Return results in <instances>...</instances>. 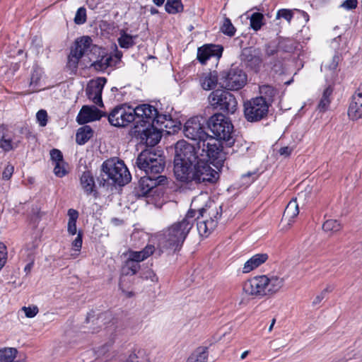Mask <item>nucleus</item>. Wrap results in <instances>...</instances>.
I'll use <instances>...</instances> for the list:
<instances>
[{"instance_id": "nucleus-39", "label": "nucleus", "mask_w": 362, "mask_h": 362, "mask_svg": "<svg viewBox=\"0 0 362 362\" xmlns=\"http://www.w3.org/2000/svg\"><path fill=\"white\" fill-rule=\"evenodd\" d=\"M322 228L325 232H331L334 233L341 229V225L337 220L329 219L323 223Z\"/></svg>"}, {"instance_id": "nucleus-33", "label": "nucleus", "mask_w": 362, "mask_h": 362, "mask_svg": "<svg viewBox=\"0 0 362 362\" xmlns=\"http://www.w3.org/2000/svg\"><path fill=\"white\" fill-rule=\"evenodd\" d=\"M69 221L67 224V231L69 234L74 235L77 233L76 221L78 218V212L74 209H69L67 212Z\"/></svg>"}, {"instance_id": "nucleus-55", "label": "nucleus", "mask_w": 362, "mask_h": 362, "mask_svg": "<svg viewBox=\"0 0 362 362\" xmlns=\"http://www.w3.org/2000/svg\"><path fill=\"white\" fill-rule=\"evenodd\" d=\"M277 53V47L274 45H267L265 46V55L268 57L274 56Z\"/></svg>"}, {"instance_id": "nucleus-57", "label": "nucleus", "mask_w": 362, "mask_h": 362, "mask_svg": "<svg viewBox=\"0 0 362 362\" xmlns=\"http://www.w3.org/2000/svg\"><path fill=\"white\" fill-rule=\"evenodd\" d=\"M339 57L338 55L333 56L332 59V62L328 65V68L331 70L335 69L339 64Z\"/></svg>"}, {"instance_id": "nucleus-32", "label": "nucleus", "mask_w": 362, "mask_h": 362, "mask_svg": "<svg viewBox=\"0 0 362 362\" xmlns=\"http://www.w3.org/2000/svg\"><path fill=\"white\" fill-rule=\"evenodd\" d=\"M93 134V129L89 126L81 127L77 131L76 141L79 145L85 144Z\"/></svg>"}, {"instance_id": "nucleus-11", "label": "nucleus", "mask_w": 362, "mask_h": 362, "mask_svg": "<svg viewBox=\"0 0 362 362\" xmlns=\"http://www.w3.org/2000/svg\"><path fill=\"white\" fill-rule=\"evenodd\" d=\"M202 151L199 153L200 158H207L213 161L221 162L224 160V153L221 141L209 136L203 143L199 144L198 151Z\"/></svg>"}, {"instance_id": "nucleus-6", "label": "nucleus", "mask_w": 362, "mask_h": 362, "mask_svg": "<svg viewBox=\"0 0 362 362\" xmlns=\"http://www.w3.org/2000/svg\"><path fill=\"white\" fill-rule=\"evenodd\" d=\"M187 179H178L180 182L196 184L202 182H215L218 177V173L214 170L205 158H200L189 169Z\"/></svg>"}, {"instance_id": "nucleus-43", "label": "nucleus", "mask_w": 362, "mask_h": 362, "mask_svg": "<svg viewBox=\"0 0 362 362\" xmlns=\"http://www.w3.org/2000/svg\"><path fill=\"white\" fill-rule=\"evenodd\" d=\"M221 30L225 35L228 36H233L235 33V28L232 24L230 20L228 18H226L223 21V23L221 28Z\"/></svg>"}, {"instance_id": "nucleus-20", "label": "nucleus", "mask_w": 362, "mask_h": 362, "mask_svg": "<svg viewBox=\"0 0 362 362\" xmlns=\"http://www.w3.org/2000/svg\"><path fill=\"white\" fill-rule=\"evenodd\" d=\"M348 115L351 119L362 118V83L352 96Z\"/></svg>"}, {"instance_id": "nucleus-4", "label": "nucleus", "mask_w": 362, "mask_h": 362, "mask_svg": "<svg viewBox=\"0 0 362 362\" xmlns=\"http://www.w3.org/2000/svg\"><path fill=\"white\" fill-rule=\"evenodd\" d=\"M98 180L103 186L105 184L123 186L131 180V175L123 161L109 159L103 163Z\"/></svg>"}, {"instance_id": "nucleus-41", "label": "nucleus", "mask_w": 362, "mask_h": 362, "mask_svg": "<svg viewBox=\"0 0 362 362\" xmlns=\"http://www.w3.org/2000/svg\"><path fill=\"white\" fill-rule=\"evenodd\" d=\"M208 354L204 349H198L193 353L187 362H207Z\"/></svg>"}, {"instance_id": "nucleus-27", "label": "nucleus", "mask_w": 362, "mask_h": 362, "mask_svg": "<svg viewBox=\"0 0 362 362\" xmlns=\"http://www.w3.org/2000/svg\"><path fill=\"white\" fill-rule=\"evenodd\" d=\"M156 251L155 247L152 245H147L144 250L141 251L129 250L127 255L137 263L145 260Z\"/></svg>"}, {"instance_id": "nucleus-17", "label": "nucleus", "mask_w": 362, "mask_h": 362, "mask_svg": "<svg viewBox=\"0 0 362 362\" xmlns=\"http://www.w3.org/2000/svg\"><path fill=\"white\" fill-rule=\"evenodd\" d=\"M167 183V177L165 175H146L141 177L139 182L137 194L139 196L145 197L156 187L164 185Z\"/></svg>"}, {"instance_id": "nucleus-15", "label": "nucleus", "mask_w": 362, "mask_h": 362, "mask_svg": "<svg viewBox=\"0 0 362 362\" xmlns=\"http://www.w3.org/2000/svg\"><path fill=\"white\" fill-rule=\"evenodd\" d=\"M108 121L112 126L124 127L134 122L133 110L129 107L117 106L109 114Z\"/></svg>"}, {"instance_id": "nucleus-9", "label": "nucleus", "mask_w": 362, "mask_h": 362, "mask_svg": "<svg viewBox=\"0 0 362 362\" xmlns=\"http://www.w3.org/2000/svg\"><path fill=\"white\" fill-rule=\"evenodd\" d=\"M98 50H100V47L93 45L92 39L89 36L78 38L68 56L67 67L71 71H76L79 60L84 54L88 52L95 53Z\"/></svg>"}, {"instance_id": "nucleus-50", "label": "nucleus", "mask_w": 362, "mask_h": 362, "mask_svg": "<svg viewBox=\"0 0 362 362\" xmlns=\"http://www.w3.org/2000/svg\"><path fill=\"white\" fill-rule=\"evenodd\" d=\"M50 157L54 163L64 161L62 153L56 148L51 150Z\"/></svg>"}, {"instance_id": "nucleus-16", "label": "nucleus", "mask_w": 362, "mask_h": 362, "mask_svg": "<svg viewBox=\"0 0 362 362\" xmlns=\"http://www.w3.org/2000/svg\"><path fill=\"white\" fill-rule=\"evenodd\" d=\"M133 110L134 117V126L147 127L151 124L154 116L157 115V109L149 104H142L137 105Z\"/></svg>"}, {"instance_id": "nucleus-7", "label": "nucleus", "mask_w": 362, "mask_h": 362, "mask_svg": "<svg viewBox=\"0 0 362 362\" xmlns=\"http://www.w3.org/2000/svg\"><path fill=\"white\" fill-rule=\"evenodd\" d=\"M208 127L215 136V139L223 140L231 144L234 142L233 125L230 119L222 113L213 115L207 122Z\"/></svg>"}, {"instance_id": "nucleus-48", "label": "nucleus", "mask_w": 362, "mask_h": 362, "mask_svg": "<svg viewBox=\"0 0 362 362\" xmlns=\"http://www.w3.org/2000/svg\"><path fill=\"white\" fill-rule=\"evenodd\" d=\"M7 259V248L6 246L0 242V270L4 267Z\"/></svg>"}, {"instance_id": "nucleus-19", "label": "nucleus", "mask_w": 362, "mask_h": 362, "mask_svg": "<svg viewBox=\"0 0 362 362\" xmlns=\"http://www.w3.org/2000/svg\"><path fill=\"white\" fill-rule=\"evenodd\" d=\"M105 83V78H98L95 81H91L86 90L88 98L99 106H103L102 92Z\"/></svg>"}, {"instance_id": "nucleus-23", "label": "nucleus", "mask_w": 362, "mask_h": 362, "mask_svg": "<svg viewBox=\"0 0 362 362\" xmlns=\"http://www.w3.org/2000/svg\"><path fill=\"white\" fill-rule=\"evenodd\" d=\"M20 141H16L4 125H0V148L4 152H8L17 148Z\"/></svg>"}, {"instance_id": "nucleus-34", "label": "nucleus", "mask_w": 362, "mask_h": 362, "mask_svg": "<svg viewBox=\"0 0 362 362\" xmlns=\"http://www.w3.org/2000/svg\"><path fill=\"white\" fill-rule=\"evenodd\" d=\"M259 93L261 95L259 98H262L264 100H267L269 106L273 101L274 97L277 93V91L271 86L262 85L259 86Z\"/></svg>"}, {"instance_id": "nucleus-35", "label": "nucleus", "mask_w": 362, "mask_h": 362, "mask_svg": "<svg viewBox=\"0 0 362 362\" xmlns=\"http://www.w3.org/2000/svg\"><path fill=\"white\" fill-rule=\"evenodd\" d=\"M18 351L15 348L6 347L0 349L1 362H13L16 357Z\"/></svg>"}, {"instance_id": "nucleus-42", "label": "nucleus", "mask_w": 362, "mask_h": 362, "mask_svg": "<svg viewBox=\"0 0 362 362\" xmlns=\"http://www.w3.org/2000/svg\"><path fill=\"white\" fill-rule=\"evenodd\" d=\"M263 15L260 13H254L250 18V26L255 30H258L262 25Z\"/></svg>"}, {"instance_id": "nucleus-46", "label": "nucleus", "mask_w": 362, "mask_h": 362, "mask_svg": "<svg viewBox=\"0 0 362 362\" xmlns=\"http://www.w3.org/2000/svg\"><path fill=\"white\" fill-rule=\"evenodd\" d=\"M293 13L291 10L289 9H280L277 11L276 13V18H284L288 23H290L291 19L293 18Z\"/></svg>"}, {"instance_id": "nucleus-60", "label": "nucleus", "mask_w": 362, "mask_h": 362, "mask_svg": "<svg viewBox=\"0 0 362 362\" xmlns=\"http://www.w3.org/2000/svg\"><path fill=\"white\" fill-rule=\"evenodd\" d=\"M113 57H114V61L116 63V64L117 63H119L122 57V52L121 51H119L117 48H116V51H115V53L112 55Z\"/></svg>"}, {"instance_id": "nucleus-3", "label": "nucleus", "mask_w": 362, "mask_h": 362, "mask_svg": "<svg viewBox=\"0 0 362 362\" xmlns=\"http://www.w3.org/2000/svg\"><path fill=\"white\" fill-rule=\"evenodd\" d=\"M174 174L177 180L187 179L189 169L199 159V151L184 140L178 141L175 146Z\"/></svg>"}, {"instance_id": "nucleus-24", "label": "nucleus", "mask_w": 362, "mask_h": 362, "mask_svg": "<svg viewBox=\"0 0 362 362\" xmlns=\"http://www.w3.org/2000/svg\"><path fill=\"white\" fill-rule=\"evenodd\" d=\"M101 117L100 110L93 106H83L79 112L76 120L80 124L100 119Z\"/></svg>"}, {"instance_id": "nucleus-8", "label": "nucleus", "mask_w": 362, "mask_h": 362, "mask_svg": "<svg viewBox=\"0 0 362 362\" xmlns=\"http://www.w3.org/2000/svg\"><path fill=\"white\" fill-rule=\"evenodd\" d=\"M197 212L199 213L197 217L198 233L201 236L208 237L217 226L218 219L221 217V212L218 211L216 206L214 207L212 205L200 208L197 209Z\"/></svg>"}, {"instance_id": "nucleus-52", "label": "nucleus", "mask_w": 362, "mask_h": 362, "mask_svg": "<svg viewBox=\"0 0 362 362\" xmlns=\"http://www.w3.org/2000/svg\"><path fill=\"white\" fill-rule=\"evenodd\" d=\"M22 310L24 311L25 315L27 317L31 318L35 317L38 313V308L36 305L33 307H23Z\"/></svg>"}, {"instance_id": "nucleus-61", "label": "nucleus", "mask_w": 362, "mask_h": 362, "mask_svg": "<svg viewBox=\"0 0 362 362\" xmlns=\"http://www.w3.org/2000/svg\"><path fill=\"white\" fill-rule=\"evenodd\" d=\"M292 149L288 147H283L279 150V153L281 155L289 156L291 153Z\"/></svg>"}, {"instance_id": "nucleus-62", "label": "nucleus", "mask_w": 362, "mask_h": 362, "mask_svg": "<svg viewBox=\"0 0 362 362\" xmlns=\"http://www.w3.org/2000/svg\"><path fill=\"white\" fill-rule=\"evenodd\" d=\"M325 298V296L322 293H320L319 295H317L315 298V299L313 302V305L319 304Z\"/></svg>"}, {"instance_id": "nucleus-30", "label": "nucleus", "mask_w": 362, "mask_h": 362, "mask_svg": "<svg viewBox=\"0 0 362 362\" xmlns=\"http://www.w3.org/2000/svg\"><path fill=\"white\" fill-rule=\"evenodd\" d=\"M80 183L87 194L95 192V180L90 171L87 170L83 173L80 178Z\"/></svg>"}, {"instance_id": "nucleus-38", "label": "nucleus", "mask_w": 362, "mask_h": 362, "mask_svg": "<svg viewBox=\"0 0 362 362\" xmlns=\"http://www.w3.org/2000/svg\"><path fill=\"white\" fill-rule=\"evenodd\" d=\"M136 38V36H132L131 35H129L124 32L121 33L120 37L118 38L117 41L119 43V45L122 48L124 49H129L132 47L134 44V39Z\"/></svg>"}, {"instance_id": "nucleus-58", "label": "nucleus", "mask_w": 362, "mask_h": 362, "mask_svg": "<svg viewBox=\"0 0 362 362\" xmlns=\"http://www.w3.org/2000/svg\"><path fill=\"white\" fill-rule=\"evenodd\" d=\"M113 341H111L110 342H108L105 344H104L103 346L98 349V353L99 355H104L107 351H108L109 348L112 344Z\"/></svg>"}, {"instance_id": "nucleus-40", "label": "nucleus", "mask_w": 362, "mask_h": 362, "mask_svg": "<svg viewBox=\"0 0 362 362\" xmlns=\"http://www.w3.org/2000/svg\"><path fill=\"white\" fill-rule=\"evenodd\" d=\"M126 362H147L144 351L142 349L133 351L129 355Z\"/></svg>"}, {"instance_id": "nucleus-37", "label": "nucleus", "mask_w": 362, "mask_h": 362, "mask_svg": "<svg viewBox=\"0 0 362 362\" xmlns=\"http://www.w3.org/2000/svg\"><path fill=\"white\" fill-rule=\"evenodd\" d=\"M332 93V89L330 88L329 87L327 88L323 93H322V96L320 100V103L318 104V109L320 110V111L321 112H325L326 111L329 106V104H330V96Z\"/></svg>"}, {"instance_id": "nucleus-21", "label": "nucleus", "mask_w": 362, "mask_h": 362, "mask_svg": "<svg viewBox=\"0 0 362 362\" xmlns=\"http://www.w3.org/2000/svg\"><path fill=\"white\" fill-rule=\"evenodd\" d=\"M265 296L271 297L284 286V279L277 276L263 275Z\"/></svg>"}, {"instance_id": "nucleus-54", "label": "nucleus", "mask_w": 362, "mask_h": 362, "mask_svg": "<svg viewBox=\"0 0 362 362\" xmlns=\"http://www.w3.org/2000/svg\"><path fill=\"white\" fill-rule=\"evenodd\" d=\"M82 233L79 231L76 238L72 242V245L76 247V251H80L82 246Z\"/></svg>"}, {"instance_id": "nucleus-28", "label": "nucleus", "mask_w": 362, "mask_h": 362, "mask_svg": "<svg viewBox=\"0 0 362 362\" xmlns=\"http://www.w3.org/2000/svg\"><path fill=\"white\" fill-rule=\"evenodd\" d=\"M243 59L252 69L258 67L262 62V59L255 50L246 49L243 51Z\"/></svg>"}, {"instance_id": "nucleus-53", "label": "nucleus", "mask_w": 362, "mask_h": 362, "mask_svg": "<svg viewBox=\"0 0 362 362\" xmlns=\"http://www.w3.org/2000/svg\"><path fill=\"white\" fill-rule=\"evenodd\" d=\"M13 170L14 168L13 165H7L2 173V178L4 180H9L13 173Z\"/></svg>"}, {"instance_id": "nucleus-51", "label": "nucleus", "mask_w": 362, "mask_h": 362, "mask_svg": "<svg viewBox=\"0 0 362 362\" xmlns=\"http://www.w3.org/2000/svg\"><path fill=\"white\" fill-rule=\"evenodd\" d=\"M102 56L104 59V62L105 63V66H107V69L108 67H112L116 65V63L114 61V57L111 54H105L104 49L100 48Z\"/></svg>"}, {"instance_id": "nucleus-14", "label": "nucleus", "mask_w": 362, "mask_h": 362, "mask_svg": "<svg viewBox=\"0 0 362 362\" xmlns=\"http://www.w3.org/2000/svg\"><path fill=\"white\" fill-rule=\"evenodd\" d=\"M183 133L187 138L197 141V147L210 136L205 132L203 118L199 117L189 119L184 125Z\"/></svg>"}, {"instance_id": "nucleus-26", "label": "nucleus", "mask_w": 362, "mask_h": 362, "mask_svg": "<svg viewBox=\"0 0 362 362\" xmlns=\"http://www.w3.org/2000/svg\"><path fill=\"white\" fill-rule=\"evenodd\" d=\"M268 259L267 254H257L248 259L243 266V272L249 273L264 263Z\"/></svg>"}, {"instance_id": "nucleus-12", "label": "nucleus", "mask_w": 362, "mask_h": 362, "mask_svg": "<svg viewBox=\"0 0 362 362\" xmlns=\"http://www.w3.org/2000/svg\"><path fill=\"white\" fill-rule=\"evenodd\" d=\"M268 110V102L262 98H255L244 103L245 117L250 122L263 119L267 115Z\"/></svg>"}, {"instance_id": "nucleus-18", "label": "nucleus", "mask_w": 362, "mask_h": 362, "mask_svg": "<svg viewBox=\"0 0 362 362\" xmlns=\"http://www.w3.org/2000/svg\"><path fill=\"white\" fill-rule=\"evenodd\" d=\"M243 292L255 298L265 297L263 275L257 276L245 281L243 286Z\"/></svg>"}, {"instance_id": "nucleus-59", "label": "nucleus", "mask_w": 362, "mask_h": 362, "mask_svg": "<svg viewBox=\"0 0 362 362\" xmlns=\"http://www.w3.org/2000/svg\"><path fill=\"white\" fill-rule=\"evenodd\" d=\"M145 278L150 279L151 281L153 282L158 281V277L152 270L146 271V272L145 273Z\"/></svg>"}, {"instance_id": "nucleus-64", "label": "nucleus", "mask_w": 362, "mask_h": 362, "mask_svg": "<svg viewBox=\"0 0 362 362\" xmlns=\"http://www.w3.org/2000/svg\"><path fill=\"white\" fill-rule=\"evenodd\" d=\"M332 291V288L330 286H327L325 289H323L321 293H322L325 296L329 292Z\"/></svg>"}, {"instance_id": "nucleus-22", "label": "nucleus", "mask_w": 362, "mask_h": 362, "mask_svg": "<svg viewBox=\"0 0 362 362\" xmlns=\"http://www.w3.org/2000/svg\"><path fill=\"white\" fill-rule=\"evenodd\" d=\"M223 48L216 45H205L199 47L197 50V59L202 64L212 57L220 58L222 54Z\"/></svg>"}, {"instance_id": "nucleus-13", "label": "nucleus", "mask_w": 362, "mask_h": 362, "mask_svg": "<svg viewBox=\"0 0 362 362\" xmlns=\"http://www.w3.org/2000/svg\"><path fill=\"white\" fill-rule=\"evenodd\" d=\"M221 87L231 90L241 89L247 83V75L238 68H231L227 72H223L219 78Z\"/></svg>"}, {"instance_id": "nucleus-47", "label": "nucleus", "mask_w": 362, "mask_h": 362, "mask_svg": "<svg viewBox=\"0 0 362 362\" xmlns=\"http://www.w3.org/2000/svg\"><path fill=\"white\" fill-rule=\"evenodd\" d=\"M54 173L59 177H62L67 173L64 168V161L54 163Z\"/></svg>"}, {"instance_id": "nucleus-5", "label": "nucleus", "mask_w": 362, "mask_h": 362, "mask_svg": "<svg viewBox=\"0 0 362 362\" xmlns=\"http://www.w3.org/2000/svg\"><path fill=\"white\" fill-rule=\"evenodd\" d=\"M136 165L146 175H158L164 170L165 157L155 151H142L136 160Z\"/></svg>"}, {"instance_id": "nucleus-25", "label": "nucleus", "mask_w": 362, "mask_h": 362, "mask_svg": "<svg viewBox=\"0 0 362 362\" xmlns=\"http://www.w3.org/2000/svg\"><path fill=\"white\" fill-rule=\"evenodd\" d=\"M219 81L216 71L203 73L199 77V83L206 90L214 89Z\"/></svg>"}, {"instance_id": "nucleus-31", "label": "nucleus", "mask_w": 362, "mask_h": 362, "mask_svg": "<svg viewBox=\"0 0 362 362\" xmlns=\"http://www.w3.org/2000/svg\"><path fill=\"white\" fill-rule=\"evenodd\" d=\"M139 269L140 264L128 255L127 260L122 267L121 271L123 275L133 276L136 274Z\"/></svg>"}, {"instance_id": "nucleus-49", "label": "nucleus", "mask_w": 362, "mask_h": 362, "mask_svg": "<svg viewBox=\"0 0 362 362\" xmlns=\"http://www.w3.org/2000/svg\"><path fill=\"white\" fill-rule=\"evenodd\" d=\"M36 118L40 126L45 127L47 122V113L44 110H39L36 114Z\"/></svg>"}, {"instance_id": "nucleus-1", "label": "nucleus", "mask_w": 362, "mask_h": 362, "mask_svg": "<svg viewBox=\"0 0 362 362\" xmlns=\"http://www.w3.org/2000/svg\"><path fill=\"white\" fill-rule=\"evenodd\" d=\"M195 214L196 209H190L182 221L173 223L163 232L159 238V255L162 249L176 251L181 247L194 225Z\"/></svg>"}, {"instance_id": "nucleus-2", "label": "nucleus", "mask_w": 362, "mask_h": 362, "mask_svg": "<svg viewBox=\"0 0 362 362\" xmlns=\"http://www.w3.org/2000/svg\"><path fill=\"white\" fill-rule=\"evenodd\" d=\"M169 117L168 115H160L158 112L151 124H148L146 127L139 125L134 127L130 130V135L139 140L141 143L154 146L160 141L162 132L170 127L171 120Z\"/></svg>"}, {"instance_id": "nucleus-36", "label": "nucleus", "mask_w": 362, "mask_h": 362, "mask_svg": "<svg viewBox=\"0 0 362 362\" xmlns=\"http://www.w3.org/2000/svg\"><path fill=\"white\" fill-rule=\"evenodd\" d=\"M165 8V11L171 14H175L183 11L181 0H167Z\"/></svg>"}, {"instance_id": "nucleus-44", "label": "nucleus", "mask_w": 362, "mask_h": 362, "mask_svg": "<svg viewBox=\"0 0 362 362\" xmlns=\"http://www.w3.org/2000/svg\"><path fill=\"white\" fill-rule=\"evenodd\" d=\"M99 56L96 60H95L90 65V67L93 68L98 71H104L107 69V66L104 62V59L102 56L101 52L98 51Z\"/></svg>"}, {"instance_id": "nucleus-56", "label": "nucleus", "mask_w": 362, "mask_h": 362, "mask_svg": "<svg viewBox=\"0 0 362 362\" xmlns=\"http://www.w3.org/2000/svg\"><path fill=\"white\" fill-rule=\"evenodd\" d=\"M357 0H346L341 4V6L346 9L351 10L355 8L357 6Z\"/></svg>"}, {"instance_id": "nucleus-29", "label": "nucleus", "mask_w": 362, "mask_h": 362, "mask_svg": "<svg viewBox=\"0 0 362 362\" xmlns=\"http://www.w3.org/2000/svg\"><path fill=\"white\" fill-rule=\"evenodd\" d=\"M298 214L299 209L297 200L296 199H293L289 202L284 210L282 221H287L288 224L291 225L293 219L296 218Z\"/></svg>"}, {"instance_id": "nucleus-63", "label": "nucleus", "mask_w": 362, "mask_h": 362, "mask_svg": "<svg viewBox=\"0 0 362 362\" xmlns=\"http://www.w3.org/2000/svg\"><path fill=\"white\" fill-rule=\"evenodd\" d=\"M33 266V262L28 263L24 268V271L28 274L30 272Z\"/></svg>"}, {"instance_id": "nucleus-10", "label": "nucleus", "mask_w": 362, "mask_h": 362, "mask_svg": "<svg viewBox=\"0 0 362 362\" xmlns=\"http://www.w3.org/2000/svg\"><path fill=\"white\" fill-rule=\"evenodd\" d=\"M209 103L213 109L228 114L237 110L238 102L235 96L226 90L217 89L209 95Z\"/></svg>"}, {"instance_id": "nucleus-45", "label": "nucleus", "mask_w": 362, "mask_h": 362, "mask_svg": "<svg viewBox=\"0 0 362 362\" xmlns=\"http://www.w3.org/2000/svg\"><path fill=\"white\" fill-rule=\"evenodd\" d=\"M86 21V10L83 7L79 8L76 13L74 22L76 24H83Z\"/></svg>"}]
</instances>
